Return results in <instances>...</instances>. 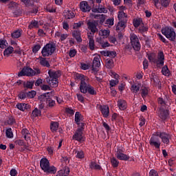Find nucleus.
I'll use <instances>...</instances> for the list:
<instances>
[{"label": "nucleus", "instance_id": "obj_26", "mask_svg": "<svg viewBox=\"0 0 176 176\" xmlns=\"http://www.w3.org/2000/svg\"><path fill=\"white\" fill-rule=\"evenodd\" d=\"M69 175V168L61 169L57 172L56 176H68Z\"/></svg>", "mask_w": 176, "mask_h": 176}, {"label": "nucleus", "instance_id": "obj_52", "mask_svg": "<svg viewBox=\"0 0 176 176\" xmlns=\"http://www.w3.org/2000/svg\"><path fill=\"white\" fill-rule=\"evenodd\" d=\"M161 5L164 8H167L170 5V0H161Z\"/></svg>", "mask_w": 176, "mask_h": 176}, {"label": "nucleus", "instance_id": "obj_12", "mask_svg": "<svg viewBox=\"0 0 176 176\" xmlns=\"http://www.w3.org/2000/svg\"><path fill=\"white\" fill-rule=\"evenodd\" d=\"M91 19H95L98 20L100 24H104L105 20H107V15L105 14H90Z\"/></svg>", "mask_w": 176, "mask_h": 176}, {"label": "nucleus", "instance_id": "obj_4", "mask_svg": "<svg viewBox=\"0 0 176 176\" xmlns=\"http://www.w3.org/2000/svg\"><path fill=\"white\" fill-rule=\"evenodd\" d=\"M162 34L167 38L169 41H175L176 34L175 31L171 27H165L162 29Z\"/></svg>", "mask_w": 176, "mask_h": 176}, {"label": "nucleus", "instance_id": "obj_63", "mask_svg": "<svg viewBox=\"0 0 176 176\" xmlns=\"http://www.w3.org/2000/svg\"><path fill=\"white\" fill-rule=\"evenodd\" d=\"M113 21H114L113 18L108 19H107L106 23H107V24H108L109 25L112 27V25H113Z\"/></svg>", "mask_w": 176, "mask_h": 176}, {"label": "nucleus", "instance_id": "obj_56", "mask_svg": "<svg viewBox=\"0 0 176 176\" xmlns=\"http://www.w3.org/2000/svg\"><path fill=\"white\" fill-rule=\"evenodd\" d=\"M21 2H23L25 6H32L33 3H31V0H21Z\"/></svg>", "mask_w": 176, "mask_h": 176}, {"label": "nucleus", "instance_id": "obj_21", "mask_svg": "<svg viewBox=\"0 0 176 176\" xmlns=\"http://www.w3.org/2000/svg\"><path fill=\"white\" fill-rule=\"evenodd\" d=\"M140 89H141V84L140 83L133 84L131 87V91H132V93H134L135 94H138V93H140Z\"/></svg>", "mask_w": 176, "mask_h": 176}, {"label": "nucleus", "instance_id": "obj_54", "mask_svg": "<svg viewBox=\"0 0 176 176\" xmlns=\"http://www.w3.org/2000/svg\"><path fill=\"white\" fill-rule=\"evenodd\" d=\"M107 57H111V58H114V57H116V52L108 51Z\"/></svg>", "mask_w": 176, "mask_h": 176}, {"label": "nucleus", "instance_id": "obj_37", "mask_svg": "<svg viewBox=\"0 0 176 176\" xmlns=\"http://www.w3.org/2000/svg\"><path fill=\"white\" fill-rule=\"evenodd\" d=\"M40 64L43 67H50V64H49V62L45 58H40Z\"/></svg>", "mask_w": 176, "mask_h": 176}, {"label": "nucleus", "instance_id": "obj_23", "mask_svg": "<svg viewBox=\"0 0 176 176\" xmlns=\"http://www.w3.org/2000/svg\"><path fill=\"white\" fill-rule=\"evenodd\" d=\"M16 107L19 109V111H25V109H30V108H31V106L28 104H25V103H18L16 105Z\"/></svg>", "mask_w": 176, "mask_h": 176}, {"label": "nucleus", "instance_id": "obj_9", "mask_svg": "<svg viewBox=\"0 0 176 176\" xmlns=\"http://www.w3.org/2000/svg\"><path fill=\"white\" fill-rule=\"evenodd\" d=\"M131 43L135 50H140L141 49V44L140 43V40H138V37L137 35L132 34H131Z\"/></svg>", "mask_w": 176, "mask_h": 176}, {"label": "nucleus", "instance_id": "obj_28", "mask_svg": "<svg viewBox=\"0 0 176 176\" xmlns=\"http://www.w3.org/2000/svg\"><path fill=\"white\" fill-rule=\"evenodd\" d=\"M126 22L120 21L116 26V31H123L126 28Z\"/></svg>", "mask_w": 176, "mask_h": 176}, {"label": "nucleus", "instance_id": "obj_10", "mask_svg": "<svg viewBox=\"0 0 176 176\" xmlns=\"http://www.w3.org/2000/svg\"><path fill=\"white\" fill-rule=\"evenodd\" d=\"M82 131L83 127L78 129L74 134L72 139L78 141V142H82V141H85V137H83Z\"/></svg>", "mask_w": 176, "mask_h": 176}, {"label": "nucleus", "instance_id": "obj_34", "mask_svg": "<svg viewBox=\"0 0 176 176\" xmlns=\"http://www.w3.org/2000/svg\"><path fill=\"white\" fill-rule=\"evenodd\" d=\"M42 112L41 110L38 109V108H35L32 112V118L34 119L35 118H38V116H41Z\"/></svg>", "mask_w": 176, "mask_h": 176}, {"label": "nucleus", "instance_id": "obj_27", "mask_svg": "<svg viewBox=\"0 0 176 176\" xmlns=\"http://www.w3.org/2000/svg\"><path fill=\"white\" fill-rule=\"evenodd\" d=\"M87 25L89 30H90V31L92 32L93 34L98 31V29H97V25H96V23H94V22H88Z\"/></svg>", "mask_w": 176, "mask_h": 176}, {"label": "nucleus", "instance_id": "obj_7", "mask_svg": "<svg viewBox=\"0 0 176 176\" xmlns=\"http://www.w3.org/2000/svg\"><path fill=\"white\" fill-rule=\"evenodd\" d=\"M156 135L160 138L164 145H170V140H171L170 134L166 132H157Z\"/></svg>", "mask_w": 176, "mask_h": 176}, {"label": "nucleus", "instance_id": "obj_41", "mask_svg": "<svg viewBox=\"0 0 176 176\" xmlns=\"http://www.w3.org/2000/svg\"><path fill=\"white\" fill-rule=\"evenodd\" d=\"M65 19H74L75 17V14L71 11H67L65 12Z\"/></svg>", "mask_w": 176, "mask_h": 176}, {"label": "nucleus", "instance_id": "obj_47", "mask_svg": "<svg viewBox=\"0 0 176 176\" xmlns=\"http://www.w3.org/2000/svg\"><path fill=\"white\" fill-rule=\"evenodd\" d=\"M6 137L8 138H13V131L12 129L9 128L6 131Z\"/></svg>", "mask_w": 176, "mask_h": 176}, {"label": "nucleus", "instance_id": "obj_30", "mask_svg": "<svg viewBox=\"0 0 176 176\" xmlns=\"http://www.w3.org/2000/svg\"><path fill=\"white\" fill-rule=\"evenodd\" d=\"M72 36L76 38L77 42H82V37H80V32L79 30L73 31Z\"/></svg>", "mask_w": 176, "mask_h": 176}, {"label": "nucleus", "instance_id": "obj_19", "mask_svg": "<svg viewBox=\"0 0 176 176\" xmlns=\"http://www.w3.org/2000/svg\"><path fill=\"white\" fill-rule=\"evenodd\" d=\"M100 111L103 118H108L109 116V107L107 105L100 106Z\"/></svg>", "mask_w": 176, "mask_h": 176}, {"label": "nucleus", "instance_id": "obj_46", "mask_svg": "<svg viewBox=\"0 0 176 176\" xmlns=\"http://www.w3.org/2000/svg\"><path fill=\"white\" fill-rule=\"evenodd\" d=\"M141 23H142V20H141V19H136L133 20V25L135 28H138V27L141 25Z\"/></svg>", "mask_w": 176, "mask_h": 176}, {"label": "nucleus", "instance_id": "obj_32", "mask_svg": "<svg viewBox=\"0 0 176 176\" xmlns=\"http://www.w3.org/2000/svg\"><path fill=\"white\" fill-rule=\"evenodd\" d=\"M21 34H23V30H17L14 31L12 34H11V36L14 38L17 39L18 38H20V36H21Z\"/></svg>", "mask_w": 176, "mask_h": 176}, {"label": "nucleus", "instance_id": "obj_45", "mask_svg": "<svg viewBox=\"0 0 176 176\" xmlns=\"http://www.w3.org/2000/svg\"><path fill=\"white\" fill-rule=\"evenodd\" d=\"M47 94H44L43 95H41L38 97V100H40L42 102H45V101L47 102V100H49V98H47Z\"/></svg>", "mask_w": 176, "mask_h": 176}, {"label": "nucleus", "instance_id": "obj_43", "mask_svg": "<svg viewBox=\"0 0 176 176\" xmlns=\"http://www.w3.org/2000/svg\"><path fill=\"white\" fill-rule=\"evenodd\" d=\"M8 46V41L6 39H0V49H6Z\"/></svg>", "mask_w": 176, "mask_h": 176}, {"label": "nucleus", "instance_id": "obj_18", "mask_svg": "<svg viewBox=\"0 0 176 176\" xmlns=\"http://www.w3.org/2000/svg\"><path fill=\"white\" fill-rule=\"evenodd\" d=\"M75 122L76 124H81V127H85V124L82 123L83 122V116L78 111L75 114Z\"/></svg>", "mask_w": 176, "mask_h": 176}, {"label": "nucleus", "instance_id": "obj_25", "mask_svg": "<svg viewBox=\"0 0 176 176\" xmlns=\"http://www.w3.org/2000/svg\"><path fill=\"white\" fill-rule=\"evenodd\" d=\"M159 116L162 120H166L168 118V111L161 109L159 111Z\"/></svg>", "mask_w": 176, "mask_h": 176}, {"label": "nucleus", "instance_id": "obj_57", "mask_svg": "<svg viewBox=\"0 0 176 176\" xmlns=\"http://www.w3.org/2000/svg\"><path fill=\"white\" fill-rule=\"evenodd\" d=\"M91 12L93 13H101V10H100V6H98V7H96V8H93L91 9Z\"/></svg>", "mask_w": 176, "mask_h": 176}, {"label": "nucleus", "instance_id": "obj_24", "mask_svg": "<svg viewBox=\"0 0 176 176\" xmlns=\"http://www.w3.org/2000/svg\"><path fill=\"white\" fill-rule=\"evenodd\" d=\"M88 40H89V47L90 50H94L96 49V44L94 43V37L91 35H88Z\"/></svg>", "mask_w": 176, "mask_h": 176}, {"label": "nucleus", "instance_id": "obj_22", "mask_svg": "<svg viewBox=\"0 0 176 176\" xmlns=\"http://www.w3.org/2000/svg\"><path fill=\"white\" fill-rule=\"evenodd\" d=\"M111 34V31L107 29H101L99 30V36H101L103 38H107L108 36H109V34Z\"/></svg>", "mask_w": 176, "mask_h": 176}, {"label": "nucleus", "instance_id": "obj_48", "mask_svg": "<svg viewBox=\"0 0 176 176\" xmlns=\"http://www.w3.org/2000/svg\"><path fill=\"white\" fill-rule=\"evenodd\" d=\"M23 85L27 89H32V87L34 86V82H32V81H27V82H24Z\"/></svg>", "mask_w": 176, "mask_h": 176}, {"label": "nucleus", "instance_id": "obj_39", "mask_svg": "<svg viewBox=\"0 0 176 176\" xmlns=\"http://www.w3.org/2000/svg\"><path fill=\"white\" fill-rule=\"evenodd\" d=\"M38 27H39V23L37 21H32L28 26L30 30H32V28H38Z\"/></svg>", "mask_w": 176, "mask_h": 176}, {"label": "nucleus", "instance_id": "obj_14", "mask_svg": "<svg viewBox=\"0 0 176 176\" xmlns=\"http://www.w3.org/2000/svg\"><path fill=\"white\" fill-rule=\"evenodd\" d=\"M155 64L161 66L164 65V53L162 51L158 52L157 58L155 59Z\"/></svg>", "mask_w": 176, "mask_h": 176}, {"label": "nucleus", "instance_id": "obj_20", "mask_svg": "<svg viewBox=\"0 0 176 176\" xmlns=\"http://www.w3.org/2000/svg\"><path fill=\"white\" fill-rule=\"evenodd\" d=\"M118 107L120 111H124L127 109V102L124 100L120 99L118 101Z\"/></svg>", "mask_w": 176, "mask_h": 176}, {"label": "nucleus", "instance_id": "obj_58", "mask_svg": "<svg viewBox=\"0 0 176 176\" xmlns=\"http://www.w3.org/2000/svg\"><path fill=\"white\" fill-rule=\"evenodd\" d=\"M69 57H75L76 56V50H70L69 52Z\"/></svg>", "mask_w": 176, "mask_h": 176}, {"label": "nucleus", "instance_id": "obj_50", "mask_svg": "<svg viewBox=\"0 0 176 176\" xmlns=\"http://www.w3.org/2000/svg\"><path fill=\"white\" fill-rule=\"evenodd\" d=\"M147 57L149 61L155 63L156 59L155 58V54H147Z\"/></svg>", "mask_w": 176, "mask_h": 176}, {"label": "nucleus", "instance_id": "obj_29", "mask_svg": "<svg viewBox=\"0 0 176 176\" xmlns=\"http://www.w3.org/2000/svg\"><path fill=\"white\" fill-rule=\"evenodd\" d=\"M140 91L142 98H145L149 93V89L146 87H141Z\"/></svg>", "mask_w": 176, "mask_h": 176}, {"label": "nucleus", "instance_id": "obj_15", "mask_svg": "<svg viewBox=\"0 0 176 176\" xmlns=\"http://www.w3.org/2000/svg\"><path fill=\"white\" fill-rule=\"evenodd\" d=\"M116 156L117 157V159H118L119 160H129V159H130V157L124 153H123V151H122V150L120 148H118L116 153Z\"/></svg>", "mask_w": 176, "mask_h": 176}, {"label": "nucleus", "instance_id": "obj_59", "mask_svg": "<svg viewBox=\"0 0 176 176\" xmlns=\"http://www.w3.org/2000/svg\"><path fill=\"white\" fill-rule=\"evenodd\" d=\"M47 104H48L50 107H54V105H56V101L48 99V100H47Z\"/></svg>", "mask_w": 176, "mask_h": 176}, {"label": "nucleus", "instance_id": "obj_6", "mask_svg": "<svg viewBox=\"0 0 176 176\" xmlns=\"http://www.w3.org/2000/svg\"><path fill=\"white\" fill-rule=\"evenodd\" d=\"M41 71H38L37 73L32 68L30 67H24L18 74V76H34V75H36L37 74H40Z\"/></svg>", "mask_w": 176, "mask_h": 176}, {"label": "nucleus", "instance_id": "obj_33", "mask_svg": "<svg viewBox=\"0 0 176 176\" xmlns=\"http://www.w3.org/2000/svg\"><path fill=\"white\" fill-rule=\"evenodd\" d=\"M56 36L59 38V40L60 41V42H63V41H65L67 38H68V34H63V33H60V32H57L56 33Z\"/></svg>", "mask_w": 176, "mask_h": 176}, {"label": "nucleus", "instance_id": "obj_49", "mask_svg": "<svg viewBox=\"0 0 176 176\" xmlns=\"http://www.w3.org/2000/svg\"><path fill=\"white\" fill-rule=\"evenodd\" d=\"M47 12H49V13H55L56 8L52 5H49L46 8Z\"/></svg>", "mask_w": 176, "mask_h": 176}, {"label": "nucleus", "instance_id": "obj_8", "mask_svg": "<svg viewBox=\"0 0 176 176\" xmlns=\"http://www.w3.org/2000/svg\"><path fill=\"white\" fill-rule=\"evenodd\" d=\"M91 67L94 72H98L100 67H101V56L100 55H96L94 58Z\"/></svg>", "mask_w": 176, "mask_h": 176}, {"label": "nucleus", "instance_id": "obj_61", "mask_svg": "<svg viewBox=\"0 0 176 176\" xmlns=\"http://www.w3.org/2000/svg\"><path fill=\"white\" fill-rule=\"evenodd\" d=\"M109 41L111 43H113V45H116V43H117L116 38H115L113 36H110L109 38Z\"/></svg>", "mask_w": 176, "mask_h": 176}, {"label": "nucleus", "instance_id": "obj_35", "mask_svg": "<svg viewBox=\"0 0 176 176\" xmlns=\"http://www.w3.org/2000/svg\"><path fill=\"white\" fill-rule=\"evenodd\" d=\"M75 155H76V159H83L85 157V153L82 150L76 151Z\"/></svg>", "mask_w": 176, "mask_h": 176}, {"label": "nucleus", "instance_id": "obj_53", "mask_svg": "<svg viewBox=\"0 0 176 176\" xmlns=\"http://www.w3.org/2000/svg\"><path fill=\"white\" fill-rule=\"evenodd\" d=\"M36 96V92L35 91H31L27 93V97H29V98H34Z\"/></svg>", "mask_w": 176, "mask_h": 176}, {"label": "nucleus", "instance_id": "obj_40", "mask_svg": "<svg viewBox=\"0 0 176 176\" xmlns=\"http://www.w3.org/2000/svg\"><path fill=\"white\" fill-rule=\"evenodd\" d=\"M111 164L114 168L119 166V162L115 157L111 158Z\"/></svg>", "mask_w": 176, "mask_h": 176}, {"label": "nucleus", "instance_id": "obj_16", "mask_svg": "<svg viewBox=\"0 0 176 176\" xmlns=\"http://www.w3.org/2000/svg\"><path fill=\"white\" fill-rule=\"evenodd\" d=\"M80 9L81 12L86 13L87 12H90L91 10V7L89 6V3L86 1H82L80 3Z\"/></svg>", "mask_w": 176, "mask_h": 176}, {"label": "nucleus", "instance_id": "obj_11", "mask_svg": "<svg viewBox=\"0 0 176 176\" xmlns=\"http://www.w3.org/2000/svg\"><path fill=\"white\" fill-rule=\"evenodd\" d=\"M120 11L118 12V19L119 21H127V14L124 13V10L126 7L121 6L119 7Z\"/></svg>", "mask_w": 176, "mask_h": 176}, {"label": "nucleus", "instance_id": "obj_38", "mask_svg": "<svg viewBox=\"0 0 176 176\" xmlns=\"http://www.w3.org/2000/svg\"><path fill=\"white\" fill-rule=\"evenodd\" d=\"M162 75H164L165 76H170V70L168 69V67L167 66H164L162 69Z\"/></svg>", "mask_w": 176, "mask_h": 176}, {"label": "nucleus", "instance_id": "obj_13", "mask_svg": "<svg viewBox=\"0 0 176 176\" xmlns=\"http://www.w3.org/2000/svg\"><path fill=\"white\" fill-rule=\"evenodd\" d=\"M109 74L110 76H111V78H114V79H116L110 80V86H111V87H113V86H116V85L119 83V74L112 71L109 72Z\"/></svg>", "mask_w": 176, "mask_h": 176}, {"label": "nucleus", "instance_id": "obj_17", "mask_svg": "<svg viewBox=\"0 0 176 176\" xmlns=\"http://www.w3.org/2000/svg\"><path fill=\"white\" fill-rule=\"evenodd\" d=\"M149 142L151 146H154L157 149H160V145L162 144V142H160V140H159L157 138L151 137Z\"/></svg>", "mask_w": 176, "mask_h": 176}, {"label": "nucleus", "instance_id": "obj_51", "mask_svg": "<svg viewBox=\"0 0 176 176\" xmlns=\"http://www.w3.org/2000/svg\"><path fill=\"white\" fill-rule=\"evenodd\" d=\"M106 67L109 68V69H111V68L113 67V62L111 60H107L106 61Z\"/></svg>", "mask_w": 176, "mask_h": 176}, {"label": "nucleus", "instance_id": "obj_64", "mask_svg": "<svg viewBox=\"0 0 176 176\" xmlns=\"http://www.w3.org/2000/svg\"><path fill=\"white\" fill-rule=\"evenodd\" d=\"M149 176H159L157 171L155 170H151L149 173Z\"/></svg>", "mask_w": 176, "mask_h": 176}, {"label": "nucleus", "instance_id": "obj_55", "mask_svg": "<svg viewBox=\"0 0 176 176\" xmlns=\"http://www.w3.org/2000/svg\"><path fill=\"white\" fill-rule=\"evenodd\" d=\"M39 50H41V45H36L32 48L33 53H38Z\"/></svg>", "mask_w": 176, "mask_h": 176}, {"label": "nucleus", "instance_id": "obj_62", "mask_svg": "<svg viewBox=\"0 0 176 176\" xmlns=\"http://www.w3.org/2000/svg\"><path fill=\"white\" fill-rule=\"evenodd\" d=\"M99 7L100 9V13H108V9H107V8L102 6H99Z\"/></svg>", "mask_w": 176, "mask_h": 176}, {"label": "nucleus", "instance_id": "obj_42", "mask_svg": "<svg viewBox=\"0 0 176 176\" xmlns=\"http://www.w3.org/2000/svg\"><path fill=\"white\" fill-rule=\"evenodd\" d=\"M21 133H22L25 140L27 141V140H28V138H30V137L28 136L30 134V131H28V129H22Z\"/></svg>", "mask_w": 176, "mask_h": 176}, {"label": "nucleus", "instance_id": "obj_3", "mask_svg": "<svg viewBox=\"0 0 176 176\" xmlns=\"http://www.w3.org/2000/svg\"><path fill=\"white\" fill-rule=\"evenodd\" d=\"M40 167L45 174H56L57 173V168L54 166H50V162L47 158H42L40 160Z\"/></svg>", "mask_w": 176, "mask_h": 176}, {"label": "nucleus", "instance_id": "obj_44", "mask_svg": "<svg viewBox=\"0 0 176 176\" xmlns=\"http://www.w3.org/2000/svg\"><path fill=\"white\" fill-rule=\"evenodd\" d=\"M89 167L90 168H92V170H100L101 168V166L96 162H91Z\"/></svg>", "mask_w": 176, "mask_h": 176}, {"label": "nucleus", "instance_id": "obj_1", "mask_svg": "<svg viewBox=\"0 0 176 176\" xmlns=\"http://www.w3.org/2000/svg\"><path fill=\"white\" fill-rule=\"evenodd\" d=\"M76 78L80 80V90L81 93L83 94L89 93L91 96H96V94H97V90L90 84H87L89 77L83 76V74H76Z\"/></svg>", "mask_w": 176, "mask_h": 176}, {"label": "nucleus", "instance_id": "obj_2", "mask_svg": "<svg viewBox=\"0 0 176 176\" xmlns=\"http://www.w3.org/2000/svg\"><path fill=\"white\" fill-rule=\"evenodd\" d=\"M49 77L47 78V82L51 87H57L58 86V78L61 76V72L50 70L48 71Z\"/></svg>", "mask_w": 176, "mask_h": 176}, {"label": "nucleus", "instance_id": "obj_60", "mask_svg": "<svg viewBox=\"0 0 176 176\" xmlns=\"http://www.w3.org/2000/svg\"><path fill=\"white\" fill-rule=\"evenodd\" d=\"M77 98L78 101H80V102H85V98L83 97V96H82V94H77Z\"/></svg>", "mask_w": 176, "mask_h": 176}, {"label": "nucleus", "instance_id": "obj_36", "mask_svg": "<svg viewBox=\"0 0 176 176\" xmlns=\"http://www.w3.org/2000/svg\"><path fill=\"white\" fill-rule=\"evenodd\" d=\"M50 129L53 133H54V131L56 130H58V122H51Z\"/></svg>", "mask_w": 176, "mask_h": 176}, {"label": "nucleus", "instance_id": "obj_31", "mask_svg": "<svg viewBox=\"0 0 176 176\" xmlns=\"http://www.w3.org/2000/svg\"><path fill=\"white\" fill-rule=\"evenodd\" d=\"M13 52H14V48H13V47L10 46L4 50L3 55L6 57H9V56H10V54H12Z\"/></svg>", "mask_w": 176, "mask_h": 176}, {"label": "nucleus", "instance_id": "obj_5", "mask_svg": "<svg viewBox=\"0 0 176 176\" xmlns=\"http://www.w3.org/2000/svg\"><path fill=\"white\" fill-rule=\"evenodd\" d=\"M56 51V45L52 43H48L45 45L41 51L43 57H49L52 56Z\"/></svg>", "mask_w": 176, "mask_h": 176}]
</instances>
